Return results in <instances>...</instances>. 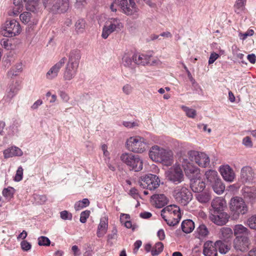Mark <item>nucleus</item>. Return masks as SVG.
Segmentation results:
<instances>
[{"mask_svg": "<svg viewBox=\"0 0 256 256\" xmlns=\"http://www.w3.org/2000/svg\"><path fill=\"white\" fill-rule=\"evenodd\" d=\"M133 90V87L129 84H124L122 88L123 93L127 96L130 94L132 93Z\"/></svg>", "mask_w": 256, "mask_h": 256, "instance_id": "8fccbe9b", "label": "nucleus"}, {"mask_svg": "<svg viewBox=\"0 0 256 256\" xmlns=\"http://www.w3.org/2000/svg\"><path fill=\"white\" fill-rule=\"evenodd\" d=\"M229 216L225 212H220L212 214L210 216L211 220L218 226H223L228 220Z\"/></svg>", "mask_w": 256, "mask_h": 256, "instance_id": "f3484780", "label": "nucleus"}, {"mask_svg": "<svg viewBox=\"0 0 256 256\" xmlns=\"http://www.w3.org/2000/svg\"><path fill=\"white\" fill-rule=\"evenodd\" d=\"M60 96L61 98L64 102H67L69 100L68 96L65 92L61 91L60 93Z\"/></svg>", "mask_w": 256, "mask_h": 256, "instance_id": "69168bd1", "label": "nucleus"}, {"mask_svg": "<svg viewBox=\"0 0 256 256\" xmlns=\"http://www.w3.org/2000/svg\"><path fill=\"white\" fill-rule=\"evenodd\" d=\"M123 27L120 20L114 18L109 19L102 29V36L106 39L108 36L114 31H118Z\"/></svg>", "mask_w": 256, "mask_h": 256, "instance_id": "f8f14e48", "label": "nucleus"}, {"mask_svg": "<svg viewBox=\"0 0 256 256\" xmlns=\"http://www.w3.org/2000/svg\"><path fill=\"white\" fill-rule=\"evenodd\" d=\"M218 58V54L213 52L212 53L208 60V64H212Z\"/></svg>", "mask_w": 256, "mask_h": 256, "instance_id": "e2e57ef3", "label": "nucleus"}, {"mask_svg": "<svg viewBox=\"0 0 256 256\" xmlns=\"http://www.w3.org/2000/svg\"><path fill=\"white\" fill-rule=\"evenodd\" d=\"M39 4V0H28L26 8L27 10L34 12L38 8Z\"/></svg>", "mask_w": 256, "mask_h": 256, "instance_id": "79ce46f5", "label": "nucleus"}, {"mask_svg": "<svg viewBox=\"0 0 256 256\" xmlns=\"http://www.w3.org/2000/svg\"><path fill=\"white\" fill-rule=\"evenodd\" d=\"M212 186L214 192L218 194H222L225 190V186L220 178L214 182Z\"/></svg>", "mask_w": 256, "mask_h": 256, "instance_id": "e433bc0d", "label": "nucleus"}, {"mask_svg": "<svg viewBox=\"0 0 256 256\" xmlns=\"http://www.w3.org/2000/svg\"><path fill=\"white\" fill-rule=\"evenodd\" d=\"M90 212L89 210H85L80 214V222L82 223H85L86 221V219L90 216Z\"/></svg>", "mask_w": 256, "mask_h": 256, "instance_id": "5fc2aeb1", "label": "nucleus"}, {"mask_svg": "<svg viewBox=\"0 0 256 256\" xmlns=\"http://www.w3.org/2000/svg\"><path fill=\"white\" fill-rule=\"evenodd\" d=\"M250 241L247 236L236 237L233 242L234 248L237 251L247 252L250 249Z\"/></svg>", "mask_w": 256, "mask_h": 256, "instance_id": "ddd939ff", "label": "nucleus"}, {"mask_svg": "<svg viewBox=\"0 0 256 256\" xmlns=\"http://www.w3.org/2000/svg\"><path fill=\"white\" fill-rule=\"evenodd\" d=\"M43 3L45 8L54 14L65 12L69 8L68 0H43Z\"/></svg>", "mask_w": 256, "mask_h": 256, "instance_id": "39448f33", "label": "nucleus"}, {"mask_svg": "<svg viewBox=\"0 0 256 256\" xmlns=\"http://www.w3.org/2000/svg\"><path fill=\"white\" fill-rule=\"evenodd\" d=\"M80 58V50L77 49L73 50L70 52L68 63L78 66Z\"/></svg>", "mask_w": 256, "mask_h": 256, "instance_id": "a878e982", "label": "nucleus"}, {"mask_svg": "<svg viewBox=\"0 0 256 256\" xmlns=\"http://www.w3.org/2000/svg\"><path fill=\"white\" fill-rule=\"evenodd\" d=\"M78 66L68 62L64 74V79L66 80H70L74 78Z\"/></svg>", "mask_w": 256, "mask_h": 256, "instance_id": "4be33fe9", "label": "nucleus"}, {"mask_svg": "<svg viewBox=\"0 0 256 256\" xmlns=\"http://www.w3.org/2000/svg\"><path fill=\"white\" fill-rule=\"evenodd\" d=\"M118 6L123 12L127 15L132 14L138 10L134 0H129L128 2L127 0H120Z\"/></svg>", "mask_w": 256, "mask_h": 256, "instance_id": "2eb2a0df", "label": "nucleus"}, {"mask_svg": "<svg viewBox=\"0 0 256 256\" xmlns=\"http://www.w3.org/2000/svg\"><path fill=\"white\" fill-rule=\"evenodd\" d=\"M22 154V150L16 146L11 147L4 151V155L5 158H12L14 156H21Z\"/></svg>", "mask_w": 256, "mask_h": 256, "instance_id": "cd10ccee", "label": "nucleus"}, {"mask_svg": "<svg viewBox=\"0 0 256 256\" xmlns=\"http://www.w3.org/2000/svg\"><path fill=\"white\" fill-rule=\"evenodd\" d=\"M32 16V15L30 12H25L20 14V18L22 23L28 24L30 22Z\"/></svg>", "mask_w": 256, "mask_h": 256, "instance_id": "49530a36", "label": "nucleus"}, {"mask_svg": "<svg viewBox=\"0 0 256 256\" xmlns=\"http://www.w3.org/2000/svg\"><path fill=\"white\" fill-rule=\"evenodd\" d=\"M138 182L141 188L152 190L159 186L160 180L156 175L149 174L140 176Z\"/></svg>", "mask_w": 256, "mask_h": 256, "instance_id": "9d476101", "label": "nucleus"}, {"mask_svg": "<svg viewBox=\"0 0 256 256\" xmlns=\"http://www.w3.org/2000/svg\"><path fill=\"white\" fill-rule=\"evenodd\" d=\"M150 158L155 162H162L165 165H171L173 162V153L158 146H152L149 151Z\"/></svg>", "mask_w": 256, "mask_h": 256, "instance_id": "f257e3e1", "label": "nucleus"}, {"mask_svg": "<svg viewBox=\"0 0 256 256\" xmlns=\"http://www.w3.org/2000/svg\"><path fill=\"white\" fill-rule=\"evenodd\" d=\"M178 211H180V208L178 206L176 205H170L164 209H162L161 211V216L163 218L166 217V216L168 214L178 212Z\"/></svg>", "mask_w": 256, "mask_h": 256, "instance_id": "473e14b6", "label": "nucleus"}, {"mask_svg": "<svg viewBox=\"0 0 256 256\" xmlns=\"http://www.w3.org/2000/svg\"><path fill=\"white\" fill-rule=\"evenodd\" d=\"M211 207L210 210H213L214 213L222 212L226 207V202L222 198H216L212 200Z\"/></svg>", "mask_w": 256, "mask_h": 256, "instance_id": "6ab92c4d", "label": "nucleus"}, {"mask_svg": "<svg viewBox=\"0 0 256 256\" xmlns=\"http://www.w3.org/2000/svg\"><path fill=\"white\" fill-rule=\"evenodd\" d=\"M118 230L116 228H114L112 234H108V240L109 241L110 240H116L118 238V234H117Z\"/></svg>", "mask_w": 256, "mask_h": 256, "instance_id": "bf43d9fd", "label": "nucleus"}, {"mask_svg": "<svg viewBox=\"0 0 256 256\" xmlns=\"http://www.w3.org/2000/svg\"><path fill=\"white\" fill-rule=\"evenodd\" d=\"M194 228V224L192 220H186L182 222V231L186 234L191 232Z\"/></svg>", "mask_w": 256, "mask_h": 256, "instance_id": "c9c22d12", "label": "nucleus"}, {"mask_svg": "<svg viewBox=\"0 0 256 256\" xmlns=\"http://www.w3.org/2000/svg\"><path fill=\"white\" fill-rule=\"evenodd\" d=\"M23 176V169L22 167L20 166L16 170V173L14 177V180L16 182H20Z\"/></svg>", "mask_w": 256, "mask_h": 256, "instance_id": "864d4df0", "label": "nucleus"}, {"mask_svg": "<svg viewBox=\"0 0 256 256\" xmlns=\"http://www.w3.org/2000/svg\"><path fill=\"white\" fill-rule=\"evenodd\" d=\"M20 246L22 249L24 251H28L32 248V245L30 244L26 240H22L20 242Z\"/></svg>", "mask_w": 256, "mask_h": 256, "instance_id": "6e6d98bb", "label": "nucleus"}, {"mask_svg": "<svg viewBox=\"0 0 256 256\" xmlns=\"http://www.w3.org/2000/svg\"><path fill=\"white\" fill-rule=\"evenodd\" d=\"M72 250L74 252V256H79L81 254L80 249L76 245L73 246L72 247Z\"/></svg>", "mask_w": 256, "mask_h": 256, "instance_id": "0e129e2a", "label": "nucleus"}, {"mask_svg": "<svg viewBox=\"0 0 256 256\" xmlns=\"http://www.w3.org/2000/svg\"><path fill=\"white\" fill-rule=\"evenodd\" d=\"M220 172L224 179L226 181L232 182L235 178V174L233 170L228 165L221 166Z\"/></svg>", "mask_w": 256, "mask_h": 256, "instance_id": "aec40b11", "label": "nucleus"}, {"mask_svg": "<svg viewBox=\"0 0 256 256\" xmlns=\"http://www.w3.org/2000/svg\"><path fill=\"white\" fill-rule=\"evenodd\" d=\"M248 60L251 64H254L256 61V56L254 54H248L247 56Z\"/></svg>", "mask_w": 256, "mask_h": 256, "instance_id": "338daca9", "label": "nucleus"}, {"mask_svg": "<svg viewBox=\"0 0 256 256\" xmlns=\"http://www.w3.org/2000/svg\"><path fill=\"white\" fill-rule=\"evenodd\" d=\"M216 249H218L220 252L222 254H225L230 249V246L225 244L221 240H217L216 242Z\"/></svg>", "mask_w": 256, "mask_h": 256, "instance_id": "ea45409f", "label": "nucleus"}, {"mask_svg": "<svg viewBox=\"0 0 256 256\" xmlns=\"http://www.w3.org/2000/svg\"><path fill=\"white\" fill-rule=\"evenodd\" d=\"M222 238L225 241H229L232 237V230L230 228H222L220 229Z\"/></svg>", "mask_w": 256, "mask_h": 256, "instance_id": "4c0bfd02", "label": "nucleus"}, {"mask_svg": "<svg viewBox=\"0 0 256 256\" xmlns=\"http://www.w3.org/2000/svg\"><path fill=\"white\" fill-rule=\"evenodd\" d=\"M34 198L36 202L40 204H44L47 200L45 195L34 194Z\"/></svg>", "mask_w": 256, "mask_h": 256, "instance_id": "3c124183", "label": "nucleus"}, {"mask_svg": "<svg viewBox=\"0 0 256 256\" xmlns=\"http://www.w3.org/2000/svg\"><path fill=\"white\" fill-rule=\"evenodd\" d=\"M180 166L178 160L175 164L166 172L168 180L175 184H178L184 180V176Z\"/></svg>", "mask_w": 256, "mask_h": 256, "instance_id": "423d86ee", "label": "nucleus"}, {"mask_svg": "<svg viewBox=\"0 0 256 256\" xmlns=\"http://www.w3.org/2000/svg\"><path fill=\"white\" fill-rule=\"evenodd\" d=\"M190 187L194 192L198 193L203 191L206 184L202 180L196 178L192 180Z\"/></svg>", "mask_w": 256, "mask_h": 256, "instance_id": "393cba45", "label": "nucleus"}, {"mask_svg": "<svg viewBox=\"0 0 256 256\" xmlns=\"http://www.w3.org/2000/svg\"><path fill=\"white\" fill-rule=\"evenodd\" d=\"M120 0H117L112 2L110 6V8L112 12H116L118 8H120L118 4H120Z\"/></svg>", "mask_w": 256, "mask_h": 256, "instance_id": "680f3d73", "label": "nucleus"}, {"mask_svg": "<svg viewBox=\"0 0 256 256\" xmlns=\"http://www.w3.org/2000/svg\"><path fill=\"white\" fill-rule=\"evenodd\" d=\"M18 90V84L16 82L12 83L10 85L8 90L7 92L6 98L8 100H11L16 94Z\"/></svg>", "mask_w": 256, "mask_h": 256, "instance_id": "2f4dec72", "label": "nucleus"}, {"mask_svg": "<svg viewBox=\"0 0 256 256\" xmlns=\"http://www.w3.org/2000/svg\"><path fill=\"white\" fill-rule=\"evenodd\" d=\"M158 208H162L167 204L168 200L164 194H155L151 196Z\"/></svg>", "mask_w": 256, "mask_h": 256, "instance_id": "bb28decb", "label": "nucleus"}, {"mask_svg": "<svg viewBox=\"0 0 256 256\" xmlns=\"http://www.w3.org/2000/svg\"><path fill=\"white\" fill-rule=\"evenodd\" d=\"M66 58L64 57L62 58L58 62L53 66L47 72L46 78L48 80H52L56 78L60 70L64 64Z\"/></svg>", "mask_w": 256, "mask_h": 256, "instance_id": "dca6fc26", "label": "nucleus"}, {"mask_svg": "<svg viewBox=\"0 0 256 256\" xmlns=\"http://www.w3.org/2000/svg\"><path fill=\"white\" fill-rule=\"evenodd\" d=\"M21 27L19 22L14 20H6L2 26L1 34L6 37H13L18 35L21 32Z\"/></svg>", "mask_w": 256, "mask_h": 256, "instance_id": "6e6552de", "label": "nucleus"}, {"mask_svg": "<svg viewBox=\"0 0 256 256\" xmlns=\"http://www.w3.org/2000/svg\"><path fill=\"white\" fill-rule=\"evenodd\" d=\"M13 188L11 187H8L6 188H4L2 190V194L4 196H9L12 194V191Z\"/></svg>", "mask_w": 256, "mask_h": 256, "instance_id": "052dcab7", "label": "nucleus"}, {"mask_svg": "<svg viewBox=\"0 0 256 256\" xmlns=\"http://www.w3.org/2000/svg\"><path fill=\"white\" fill-rule=\"evenodd\" d=\"M173 194L176 202L182 206L187 205L192 198L191 192L186 186H177Z\"/></svg>", "mask_w": 256, "mask_h": 256, "instance_id": "1a4fd4ad", "label": "nucleus"}, {"mask_svg": "<svg viewBox=\"0 0 256 256\" xmlns=\"http://www.w3.org/2000/svg\"><path fill=\"white\" fill-rule=\"evenodd\" d=\"M178 162L181 164L186 175L192 180L200 177V170L188 159V156L182 152L178 154Z\"/></svg>", "mask_w": 256, "mask_h": 256, "instance_id": "f03ea898", "label": "nucleus"}, {"mask_svg": "<svg viewBox=\"0 0 256 256\" xmlns=\"http://www.w3.org/2000/svg\"><path fill=\"white\" fill-rule=\"evenodd\" d=\"M205 176L208 181L210 184H213L219 179L218 172L214 170H208L206 171L205 173Z\"/></svg>", "mask_w": 256, "mask_h": 256, "instance_id": "58836bf2", "label": "nucleus"}, {"mask_svg": "<svg viewBox=\"0 0 256 256\" xmlns=\"http://www.w3.org/2000/svg\"><path fill=\"white\" fill-rule=\"evenodd\" d=\"M234 234L236 237L242 236H248L250 230L242 224H238L234 226L233 228Z\"/></svg>", "mask_w": 256, "mask_h": 256, "instance_id": "c85d7f7f", "label": "nucleus"}, {"mask_svg": "<svg viewBox=\"0 0 256 256\" xmlns=\"http://www.w3.org/2000/svg\"><path fill=\"white\" fill-rule=\"evenodd\" d=\"M203 253L206 256H217V249L216 242L207 241L204 244Z\"/></svg>", "mask_w": 256, "mask_h": 256, "instance_id": "412c9836", "label": "nucleus"}, {"mask_svg": "<svg viewBox=\"0 0 256 256\" xmlns=\"http://www.w3.org/2000/svg\"><path fill=\"white\" fill-rule=\"evenodd\" d=\"M196 232L198 235V238H201L207 236L209 233L206 226L204 224H200L196 230Z\"/></svg>", "mask_w": 256, "mask_h": 256, "instance_id": "c03bdc74", "label": "nucleus"}, {"mask_svg": "<svg viewBox=\"0 0 256 256\" xmlns=\"http://www.w3.org/2000/svg\"><path fill=\"white\" fill-rule=\"evenodd\" d=\"M181 218V214L180 211L174 212L168 216L164 219L166 222L167 224L170 226H174L177 224Z\"/></svg>", "mask_w": 256, "mask_h": 256, "instance_id": "5701e85b", "label": "nucleus"}, {"mask_svg": "<svg viewBox=\"0 0 256 256\" xmlns=\"http://www.w3.org/2000/svg\"><path fill=\"white\" fill-rule=\"evenodd\" d=\"M60 216L61 218L64 220H72V214L67 210H64L60 212Z\"/></svg>", "mask_w": 256, "mask_h": 256, "instance_id": "603ef678", "label": "nucleus"}, {"mask_svg": "<svg viewBox=\"0 0 256 256\" xmlns=\"http://www.w3.org/2000/svg\"><path fill=\"white\" fill-rule=\"evenodd\" d=\"M182 108L186 112L187 116L190 118H194L196 115V112L195 110L189 108L187 106H182Z\"/></svg>", "mask_w": 256, "mask_h": 256, "instance_id": "a18cd8bd", "label": "nucleus"}, {"mask_svg": "<svg viewBox=\"0 0 256 256\" xmlns=\"http://www.w3.org/2000/svg\"><path fill=\"white\" fill-rule=\"evenodd\" d=\"M244 2L242 1H240L239 0H237L236 4L235 5V6L236 8V12L237 13H240V11L242 10L244 7Z\"/></svg>", "mask_w": 256, "mask_h": 256, "instance_id": "4d7b16f0", "label": "nucleus"}, {"mask_svg": "<svg viewBox=\"0 0 256 256\" xmlns=\"http://www.w3.org/2000/svg\"><path fill=\"white\" fill-rule=\"evenodd\" d=\"M255 179L254 170L250 166H246L240 170V180L243 183H252Z\"/></svg>", "mask_w": 256, "mask_h": 256, "instance_id": "4468645a", "label": "nucleus"}, {"mask_svg": "<svg viewBox=\"0 0 256 256\" xmlns=\"http://www.w3.org/2000/svg\"><path fill=\"white\" fill-rule=\"evenodd\" d=\"M242 195L247 202H253L256 200V188L246 186L241 190Z\"/></svg>", "mask_w": 256, "mask_h": 256, "instance_id": "a211bd4d", "label": "nucleus"}, {"mask_svg": "<svg viewBox=\"0 0 256 256\" xmlns=\"http://www.w3.org/2000/svg\"><path fill=\"white\" fill-rule=\"evenodd\" d=\"M120 160L126 164L130 170L139 172L142 169V162L140 156L132 153L124 152L120 156Z\"/></svg>", "mask_w": 256, "mask_h": 256, "instance_id": "20e7f679", "label": "nucleus"}, {"mask_svg": "<svg viewBox=\"0 0 256 256\" xmlns=\"http://www.w3.org/2000/svg\"><path fill=\"white\" fill-rule=\"evenodd\" d=\"M157 236L160 240H164L165 238V234L164 230L162 229L160 230L158 232Z\"/></svg>", "mask_w": 256, "mask_h": 256, "instance_id": "774afa93", "label": "nucleus"}, {"mask_svg": "<svg viewBox=\"0 0 256 256\" xmlns=\"http://www.w3.org/2000/svg\"><path fill=\"white\" fill-rule=\"evenodd\" d=\"M122 64L125 67L133 68L135 64L132 56L129 53H125L122 58Z\"/></svg>", "mask_w": 256, "mask_h": 256, "instance_id": "f704fd0d", "label": "nucleus"}, {"mask_svg": "<svg viewBox=\"0 0 256 256\" xmlns=\"http://www.w3.org/2000/svg\"><path fill=\"white\" fill-rule=\"evenodd\" d=\"M245 224L251 230H256V214L248 217L245 222Z\"/></svg>", "mask_w": 256, "mask_h": 256, "instance_id": "37998d69", "label": "nucleus"}, {"mask_svg": "<svg viewBox=\"0 0 256 256\" xmlns=\"http://www.w3.org/2000/svg\"><path fill=\"white\" fill-rule=\"evenodd\" d=\"M108 220L106 218L100 220V223L98 226V231L96 232L97 236L98 238L103 236L106 232L108 230Z\"/></svg>", "mask_w": 256, "mask_h": 256, "instance_id": "7c9ffc66", "label": "nucleus"}, {"mask_svg": "<svg viewBox=\"0 0 256 256\" xmlns=\"http://www.w3.org/2000/svg\"><path fill=\"white\" fill-rule=\"evenodd\" d=\"M164 249V245L162 242H158L156 243L154 250H152V256H157L160 254Z\"/></svg>", "mask_w": 256, "mask_h": 256, "instance_id": "de8ad7c7", "label": "nucleus"}, {"mask_svg": "<svg viewBox=\"0 0 256 256\" xmlns=\"http://www.w3.org/2000/svg\"><path fill=\"white\" fill-rule=\"evenodd\" d=\"M242 144L246 147L252 148V142L249 136H246L242 140Z\"/></svg>", "mask_w": 256, "mask_h": 256, "instance_id": "13d9d810", "label": "nucleus"}, {"mask_svg": "<svg viewBox=\"0 0 256 256\" xmlns=\"http://www.w3.org/2000/svg\"><path fill=\"white\" fill-rule=\"evenodd\" d=\"M86 23L84 19H78L75 23V30L77 33H82L86 28Z\"/></svg>", "mask_w": 256, "mask_h": 256, "instance_id": "a19ab883", "label": "nucleus"}, {"mask_svg": "<svg viewBox=\"0 0 256 256\" xmlns=\"http://www.w3.org/2000/svg\"><path fill=\"white\" fill-rule=\"evenodd\" d=\"M186 156L200 167L206 168L210 165V157L204 152L191 150L188 152Z\"/></svg>", "mask_w": 256, "mask_h": 256, "instance_id": "9b49d317", "label": "nucleus"}, {"mask_svg": "<svg viewBox=\"0 0 256 256\" xmlns=\"http://www.w3.org/2000/svg\"><path fill=\"white\" fill-rule=\"evenodd\" d=\"M28 0H14V6L12 10L13 16H18L24 10V4H26Z\"/></svg>", "mask_w": 256, "mask_h": 256, "instance_id": "c756f323", "label": "nucleus"}, {"mask_svg": "<svg viewBox=\"0 0 256 256\" xmlns=\"http://www.w3.org/2000/svg\"><path fill=\"white\" fill-rule=\"evenodd\" d=\"M132 59L136 64L144 66L150 63V56L136 54L132 56Z\"/></svg>", "mask_w": 256, "mask_h": 256, "instance_id": "b1692460", "label": "nucleus"}, {"mask_svg": "<svg viewBox=\"0 0 256 256\" xmlns=\"http://www.w3.org/2000/svg\"><path fill=\"white\" fill-rule=\"evenodd\" d=\"M126 147L130 151L142 153L148 148V141L140 136H131L126 142Z\"/></svg>", "mask_w": 256, "mask_h": 256, "instance_id": "7ed1b4c3", "label": "nucleus"}, {"mask_svg": "<svg viewBox=\"0 0 256 256\" xmlns=\"http://www.w3.org/2000/svg\"><path fill=\"white\" fill-rule=\"evenodd\" d=\"M38 244L39 246H48L50 244V241L48 238L41 236L38 238Z\"/></svg>", "mask_w": 256, "mask_h": 256, "instance_id": "09e8293b", "label": "nucleus"}, {"mask_svg": "<svg viewBox=\"0 0 256 256\" xmlns=\"http://www.w3.org/2000/svg\"><path fill=\"white\" fill-rule=\"evenodd\" d=\"M230 208L233 216L236 218L240 214H245L248 211V207L244 200L242 198L236 196L232 198L230 202Z\"/></svg>", "mask_w": 256, "mask_h": 256, "instance_id": "0eeeda50", "label": "nucleus"}, {"mask_svg": "<svg viewBox=\"0 0 256 256\" xmlns=\"http://www.w3.org/2000/svg\"><path fill=\"white\" fill-rule=\"evenodd\" d=\"M196 199L201 204H206L211 199V196L208 192H200L196 194Z\"/></svg>", "mask_w": 256, "mask_h": 256, "instance_id": "72a5a7b5", "label": "nucleus"}]
</instances>
